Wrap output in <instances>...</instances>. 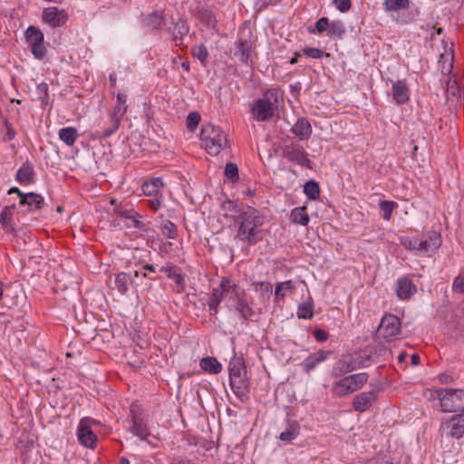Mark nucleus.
<instances>
[{"label":"nucleus","instance_id":"4468645a","mask_svg":"<svg viewBox=\"0 0 464 464\" xmlns=\"http://www.w3.org/2000/svg\"><path fill=\"white\" fill-rule=\"evenodd\" d=\"M417 291L411 279L407 276L400 277L396 282L395 292L399 299H410Z\"/></svg>","mask_w":464,"mask_h":464},{"label":"nucleus","instance_id":"423d86ee","mask_svg":"<svg viewBox=\"0 0 464 464\" xmlns=\"http://www.w3.org/2000/svg\"><path fill=\"white\" fill-rule=\"evenodd\" d=\"M166 32L171 36L175 45L181 47L184 44L185 36L189 33V25L179 15H171L169 23L166 24Z\"/></svg>","mask_w":464,"mask_h":464},{"label":"nucleus","instance_id":"0e129e2a","mask_svg":"<svg viewBox=\"0 0 464 464\" xmlns=\"http://www.w3.org/2000/svg\"><path fill=\"white\" fill-rule=\"evenodd\" d=\"M221 208H223V210L237 213V205L233 200H230V199L225 200L222 203ZM240 211H238V213Z\"/></svg>","mask_w":464,"mask_h":464},{"label":"nucleus","instance_id":"338daca9","mask_svg":"<svg viewBox=\"0 0 464 464\" xmlns=\"http://www.w3.org/2000/svg\"><path fill=\"white\" fill-rule=\"evenodd\" d=\"M346 361L344 360V357L341 358L334 366V372H336V374H343L349 372V371H344Z\"/></svg>","mask_w":464,"mask_h":464},{"label":"nucleus","instance_id":"c85d7f7f","mask_svg":"<svg viewBox=\"0 0 464 464\" xmlns=\"http://www.w3.org/2000/svg\"><path fill=\"white\" fill-rule=\"evenodd\" d=\"M115 286L121 295H126L131 285V277L129 274L121 272L115 275L114 279Z\"/></svg>","mask_w":464,"mask_h":464},{"label":"nucleus","instance_id":"473e14b6","mask_svg":"<svg viewBox=\"0 0 464 464\" xmlns=\"http://www.w3.org/2000/svg\"><path fill=\"white\" fill-rule=\"evenodd\" d=\"M163 187L161 179L155 178L151 180H147L142 184V191L147 196L156 195L159 190Z\"/></svg>","mask_w":464,"mask_h":464},{"label":"nucleus","instance_id":"09e8293b","mask_svg":"<svg viewBox=\"0 0 464 464\" xmlns=\"http://www.w3.org/2000/svg\"><path fill=\"white\" fill-rule=\"evenodd\" d=\"M224 174L227 177V179H229L232 182H235L238 180V169L237 164L233 162L227 163L224 170Z\"/></svg>","mask_w":464,"mask_h":464},{"label":"nucleus","instance_id":"bb28decb","mask_svg":"<svg viewBox=\"0 0 464 464\" xmlns=\"http://www.w3.org/2000/svg\"><path fill=\"white\" fill-rule=\"evenodd\" d=\"M164 17L161 12L154 11L145 16L143 24L150 30H160L163 25Z\"/></svg>","mask_w":464,"mask_h":464},{"label":"nucleus","instance_id":"bf43d9fd","mask_svg":"<svg viewBox=\"0 0 464 464\" xmlns=\"http://www.w3.org/2000/svg\"><path fill=\"white\" fill-rule=\"evenodd\" d=\"M333 5L341 12H348L352 7L351 0H333Z\"/></svg>","mask_w":464,"mask_h":464},{"label":"nucleus","instance_id":"58836bf2","mask_svg":"<svg viewBox=\"0 0 464 464\" xmlns=\"http://www.w3.org/2000/svg\"><path fill=\"white\" fill-rule=\"evenodd\" d=\"M127 110V95L123 93H119L117 95V102L111 115L121 119L126 113Z\"/></svg>","mask_w":464,"mask_h":464},{"label":"nucleus","instance_id":"ea45409f","mask_svg":"<svg viewBox=\"0 0 464 464\" xmlns=\"http://www.w3.org/2000/svg\"><path fill=\"white\" fill-rule=\"evenodd\" d=\"M410 0H384L383 7L387 12L409 9Z\"/></svg>","mask_w":464,"mask_h":464},{"label":"nucleus","instance_id":"4be33fe9","mask_svg":"<svg viewBox=\"0 0 464 464\" xmlns=\"http://www.w3.org/2000/svg\"><path fill=\"white\" fill-rule=\"evenodd\" d=\"M234 309L239 314L240 317L246 321H255L256 312L249 304L246 295L233 304Z\"/></svg>","mask_w":464,"mask_h":464},{"label":"nucleus","instance_id":"e2e57ef3","mask_svg":"<svg viewBox=\"0 0 464 464\" xmlns=\"http://www.w3.org/2000/svg\"><path fill=\"white\" fill-rule=\"evenodd\" d=\"M256 285H259V291L262 296L269 298L273 293L272 285L269 282H259Z\"/></svg>","mask_w":464,"mask_h":464},{"label":"nucleus","instance_id":"1a4fd4ad","mask_svg":"<svg viewBox=\"0 0 464 464\" xmlns=\"http://www.w3.org/2000/svg\"><path fill=\"white\" fill-rule=\"evenodd\" d=\"M42 19L52 27H61L68 21V14L65 10L51 6L44 9Z\"/></svg>","mask_w":464,"mask_h":464},{"label":"nucleus","instance_id":"a211bd4d","mask_svg":"<svg viewBox=\"0 0 464 464\" xmlns=\"http://www.w3.org/2000/svg\"><path fill=\"white\" fill-rule=\"evenodd\" d=\"M34 165L30 161H25L18 169L15 180L21 185H30L34 182Z\"/></svg>","mask_w":464,"mask_h":464},{"label":"nucleus","instance_id":"2eb2a0df","mask_svg":"<svg viewBox=\"0 0 464 464\" xmlns=\"http://www.w3.org/2000/svg\"><path fill=\"white\" fill-rule=\"evenodd\" d=\"M441 244L440 235L435 231L428 234L427 238H418V250L424 253H434Z\"/></svg>","mask_w":464,"mask_h":464},{"label":"nucleus","instance_id":"dca6fc26","mask_svg":"<svg viewBox=\"0 0 464 464\" xmlns=\"http://www.w3.org/2000/svg\"><path fill=\"white\" fill-rule=\"evenodd\" d=\"M284 157L289 161L299 166L312 169V161L308 159L307 153L300 149H286L284 150Z\"/></svg>","mask_w":464,"mask_h":464},{"label":"nucleus","instance_id":"6e6552de","mask_svg":"<svg viewBox=\"0 0 464 464\" xmlns=\"http://www.w3.org/2000/svg\"><path fill=\"white\" fill-rule=\"evenodd\" d=\"M441 436L460 439L464 435V414H455L440 427Z\"/></svg>","mask_w":464,"mask_h":464},{"label":"nucleus","instance_id":"79ce46f5","mask_svg":"<svg viewBox=\"0 0 464 464\" xmlns=\"http://www.w3.org/2000/svg\"><path fill=\"white\" fill-rule=\"evenodd\" d=\"M198 19L203 24L208 27H215L217 24V19L213 12L208 8H201L198 11Z\"/></svg>","mask_w":464,"mask_h":464},{"label":"nucleus","instance_id":"6ab92c4d","mask_svg":"<svg viewBox=\"0 0 464 464\" xmlns=\"http://www.w3.org/2000/svg\"><path fill=\"white\" fill-rule=\"evenodd\" d=\"M18 205L26 206L29 212H34L44 207V198L40 194L29 192L24 194V198L19 200Z\"/></svg>","mask_w":464,"mask_h":464},{"label":"nucleus","instance_id":"7c9ffc66","mask_svg":"<svg viewBox=\"0 0 464 464\" xmlns=\"http://www.w3.org/2000/svg\"><path fill=\"white\" fill-rule=\"evenodd\" d=\"M121 119L112 116H110V121L108 127H102V130L97 131V137L100 139H106L112 135L120 127Z\"/></svg>","mask_w":464,"mask_h":464},{"label":"nucleus","instance_id":"4d7b16f0","mask_svg":"<svg viewBox=\"0 0 464 464\" xmlns=\"http://www.w3.org/2000/svg\"><path fill=\"white\" fill-rule=\"evenodd\" d=\"M303 53L308 57L318 59L323 57L324 54L329 55V53H325L323 50L315 47H305L303 49Z\"/></svg>","mask_w":464,"mask_h":464},{"label":"nucleus","instance_id":"f03ea898","mask_svg":"<svg viewBox=\"0 0 464 464\" xmlns=\"http://www.w3.org/2000/svg\"><path fill=\"white\" fill-rule=\"evenodd\" d=\"M200 138L205 150L210 155H218L227 145L225 132L219 127L210 123L202 127Z\"/></svg>","mask_w":464,"mask_h":464},{"label":"nucleus","instance_id":"39448f33","mask_svg":"<svg viewBox=\"0 0 464 464\" xmlns=\"http://www.w3.org/2000/svg\"><path fill=\"white\" fill-rule=\"evenodd\" d=\"M368 381L366 372L352 374L341 379L334 385V392L338 396H344L360 390Z\"/></svg>","mask_w":464,"mask_h":464},{"label":"nucleus","instance_id":"aec40b11","mask_svg":"<svg viewBox=\"0 0 464 464\" xmlns=\"http://www.w3.org/2000/svg\"><path fill=\"white\" fill-rule=\"evenodd\" d=\"M230 387L233 392L240 400H243L248 392L249 382L246 375L230 377Z\"/></svg>","mask_w":464,"mask_h":464},{"label":"nucleus","instance_id":"4c0bfd02","mask_svg":"<svg viewBox=\"0 0 464 464\" xmlns=\"http://www.w3.org/2000/svg\"><path fill=\"white\" fill-rule=\"evenodd\" d=\"M381 217L389 221L392 218V214L395 208H398V204L395 201L381 200L379 203Z\"/></svg>","mask_w":464,"mask_h":464},{"label":"nucleus","instance_id":"f8f14e48","mask_svg":"<svg viewBox=\"0 0 464 464\" xmlns=\"http://www.w3.org/2000/svg\"><path fill=\"white\" fill-rule=\"evenodd\" d=\"M251 112L257 121H266L273 117L274 108L266 101L258 99L252 105Z\"/></svg>","mask_w":464,"mask_h":464},{"label":"nucleus","instance_id":"de8ad7c7","mask_svg":"<svg viewBox=\"0 0 464 464\" xmlns=\"http://www.w3.org/2000/svg\"><path fill=\"white\" fill-rule=\"evenodd\" d=\"M161 232L169 239H175L178 236L177 227L170 220L164 221L161 227Z\"/></svg>","mask_w":464,"mask_h":464},{"label":"nucleus","instance_id":"2f4dec72","mask_svg":"<svg viewBox=\"0 0 464 464\" xmlns=\"http://www.w3.org/2000/svg\"><path fill=\"white\" fill-rule=\"evenodd\" d=\"M59 139L67 146H72L78 137L77 130L74 127H65L59 130Z\"/></svg>","mask_w":464,"mask_h":464},{"label":"nucleus","instance_id":"9b49d317","mask_svg":"<svg viewBox=\"0 0 464 464\" xmlns=\"http://www.w3.org/2000/svg\"><path fill=\"white\" fill-rule=\"evenodd\" d=\"M222 288L223 292L226 294L225 297L232 301L233 304L246 295V291L241 286L227 276L222 277Z\"/></svg>","mask_w":464,"mask_h":464},{"label":"nucleus","instance_id":"ddd939ff","mask_svg":"<svg viewBox=\"0 0 464 464\" xmlns=\"http://www.w3.org/2000/svg\"><path fill=\"white\" fill-rule=\"evenodd\" d=\"M376 398L377 393L373 390L361 392L354 396L353 400V408L355 411L364 412L372 407Z\"/></svg>","mask_w":464,"mask_h":464},{"label":"nucleus","instance_id":"f3484780","mask_svg":"<svg viewBox=\"0 0 464 464\" xmlns=\"http://www.w3.org/2000/svg\"><path fill=\"white\" fill-rule=\"evenodd\" d=\"M410 90L405 81H396L392 82V98L398 105L405 104L410 100Z\"/></svg>","mask_w":464,"mask_h":464},{"label":"nucleus","instance_id":"c756f323","mask_svg":"<svg viewBox=\"0 0 464 464\" xmlns=\"http://www.w3.org/2000/svg\"><path fill=\"white\" fill-rule=\"evenodd\" d=\"M229 378L240 375H246V371L242 358L234 356L228 364Z\"/></svg>","mask_w":464,"mask_h":464},{"label":"nucleus","instance_id":"9d476101","mask_svg":"<svg viewBox=\"0 0 464 464\" xmlns=\"http://www.w3.org/2000/svg\"><path fill=\"white\" fill-rule=\"evenodd\" d=\"M131 413V426L129 430L136 437H138L140 440L149 441V437L151 436V433L149 430L147 423L145 422L143 417L137 414L134 411L133 407L130 410Z\"/></svg>","mask_w":464,"mask_h":464},{"label":"nucleus","instance_id":"20e7f679","mask_svg":"<svg viewBox=\"0 0 464 464\" xmlns=\"http://www.w3.org/2000/svg\"><path fill=\"white\" fill-rule=\"evenodd\" d=\"M401 323L398 316L390 313L385 314L376 331V339H383L390 342L401 333Z\"/></svg>","mask_w":464,"mask_h":464},{"label":"nucleus","instance_id":"f704fd0d","mask_svg":"<svg viewBox=\"0 0 464 464\" xmlns=\"http://www.w3.org/2000/svg\"><path fill=\"white\" fill-rule=\"evenodd\" d=\"M262 99L269 102L274 108V105H277L280 102H283L284 92L280 88L269 89L264 93V98Z\"/></svg>","mask_w":464,"mask_h":464},{"label":"nucleus","instance_id":"c9c22d12","mask_svg":"<svg viewBox=\"0 0 464 464\" xmlns=\"http://www.w3.org/2000/svg\"><path fill=\"white\" fill-rule=\"evenodd\" d=\"M346 32L344 24L340 20L330 21L327 35L342 39Z\"/></svg>","mask_w":464,"mask_h":464},{"label":"nucleus","instance_id":"37998d69","mask_svg":"<svg viewBox=\"0 0 464 464\" xmlns=\"http://www.w3.org/2000/svg\"><path fill=\"white\" fill-rule=\"evenodd\" d=\"M304 192L308 198L315 200L320 197L319 184L314 180L307 181L304 186Z\"/></svg>","mask_w":464,"mask_h":464},{"label":"nucleus","instance_id":"864d4df0","mask_svg":"<svg viewBox=\"0 0 464 464\" xmlns=\"http://www.w3.org/2000/svg\"><path fill=\"white\" fill-rule=\"evenodd\" d=\"M329 24H330V20L327 17H321L315 22L314 29L310 30V33L323 34L324 32L328 31Z\"/></svg>","mask_w":464,"mask_h":464},{"label":"nucleus","instance_id":"774afa93","mask_svg":"<svg viewBox=\"0 0 464 464\" xmlns=\"http://www.w3.org/2000/svg\"><path fill=\"white\" fill-rule=\"evenodd\" d=\"M314 338L319 342H324L328 339L329 334L323 329H315L313 333Z\"/></svg>","mask_w":464,"mask_h":464},{"label":"nucleus","instance_id":"69168bd1","mask_svg":"<svg viewBox=\"0 0 464 464\" xmlns=\"http://www.w3.org/2000/svg\"><path fill=\"white\" fill-rule=\"evenodd\" d=\"M178 270H179V268L171 263H169L160 268V271L166 273L169 278H170L172 274L178 272Z\"/></svg>","mask_w":464,"mask_h":464},{"label":"nucleus","instance_id":"0eeeda50","mask_svg":"<svg viewBox=\"0 0 464 464\" xmlns=\"http://www.w3.org/2000/svg\"><path fill=\"white\" fill-rule=\"evenodd\" d=\"M95 420L85 417L82 418L78 425L77 437L79 442L86 448L93 449L97 442V436L92 430V424H98Z\"/></svg>","mask_w":464,"mask_h":464},{"label":"nucleus","instance_id":"603ef678","mask_svg":"<svg viewBox=\"0 0 464 464\" xmlns=\"http://www.w3.org/2000/svg\"><path fill=\"white\" fill-rule=\"evenodd\" d=\"M31 53L35 59L42 60L46 55V48L44 46V41L40 42V44H35L30 46Z\"/></svg>","mask_w":464,"mask_h":464},{"label":"nucleus","instance_id":"3c124183","mask_svg":"<svg viewBox=\"0 0 464 464\" xmlns=\"http://www.w3.org/2000/svg\"><path fill=\"white\" fill-rule=\"evenodd\" d=\"M420 12L418 8H415L413 10H408L406 12H402L400 15V19L398 20L401 24H411L414 22L419 15Z\"/></svg>","mask_w":464,"mask_h":464},{"label":"nucleus","instance_id":"8fccbe9b","mask_svg":"<svg viewBox=\"0 0 464 464\" xmlns=\"http://www.w3.org/2000/svg\"><path fill=\"white\" fill-rule=\"evenodd\" d=\"M192 55L198 59L202 63H204L208 57V52L204 44L196 45L191 50Z\"/></svg>","mask_w":464,"mask_h":464},{"label":"nucleus","instance_id":"b1692460","mask_svg":"<svg viewBox=\"0 0 464 464\" xmlns=\"http://www.w3.org/2000/svg\"><path fill=\"white\" fill-rule=\"evenodd\" d=\"M15 205L5 207L0 213V224L5 231L11 234H15V229L12 224L13 214Z\"/></svg>","mask_w":464,"mask_h":464},{"label":"nucleus","instance_id":"412c9836","mask_svg":"<svg viewBox=\"0 0 464 464\" xmlns=\"http://www.w3.org/2000/svg\"><path fill=\"white\" fill-rule=\"evenodd\" d=\"M331 352H326L324 350H320L314 353L310 354L307 358H305L302 362L303 369L309 373L312 370H314L319 363L323 362Z\"/></svg>","mask_w":464,"mask_h":464},{"label":"nucleus","instance_id":"6e6d98bb","mask_svg":"<svg viewBox=\"0 0 464 464\" xmlns=\"http://www.w3.org/2000/svg\"><path fill=\"white\" fill-rule=\"evenodd\" d=\"M200 121V115L198 112H190L187 117V128L194 130Z\"/></svg>","mask_w":464,"mask_h":464},{"label":"nucleus","instance_id":"7ed1b4c3","mask_svg":"<svg viewBox=\"0 0 464 464\" xmlns=\"http://www.w3.org/2000/svg\"><path fill=\"white\" fill-rule=\"evenodd\" d=\"M437 396L443 411L455 412L464 411V390L440 389L437 391Z\"/></svg>","mask_w":464,"mask_h":464},{"label":"nucleus","instance_id":"393cba45","mask_svg":"<svg viewBox=\"0 0 464 464\" xmlns=\"http://www.w3.org/2000/svg\"><path fill=\"white\" fill-rule=\"evenodd\" d=\"M300 433V425L296 420H288L285 430L281 432L278 439L284 442H292Z\"/></svg>","mask_w":464,"mask_h":464},{"label":"nucleus","instance_id":"f257e3e1","mask_svg":"<svg viewBox=\"0 0 464 464\" xmlns=\"http://www.w3.org/2000/svg\"><path fill=\"white\" fill-rule=\"evenodd\" d=\"M235 221L239 225L236 237L241 242L254 246L263 239L264 216L256 208L246 206L240 210Z\"/></svg>","mask_w":464,"mask_h":464},{"label":"nucleus","instance_id":"13d9d810","mask_svg":"<svg viewBox=\"0 0 464 464\" xmlns=\"http://www.w3.org/2000/svg\"><path fill=\"white\" fill-rule=\"evenodd\" d=\"M452 290L455 293H464V274L455 277L452 283Z\"/></svg>","mask_w":464,"mask_h":464},{"label":"nucleus","instance_id":"052dcab7","mask_svg":"<svg viewBox=\"0 0 464 464\" xmlns=\"http://www.w3.org/2000/svg\"><path fill=\"white\" fill-rule=\"evenodd\" d=\"M343 357H344V360L346 361V363H345L346 368L344 369V371L352 372V371H354L355 369L361 367V362H358L356 359H354L353 356L347 355V356H343Z\"/></svg>","mask_w":464,"mask_h":464},{"label":"nucleus","instance_id":"72a5a7b5","mask_svg":"<svg viewBox=\"0 0 464 464\" xmlns=\"http://www.w3.org/2000/svg\"><path fill=\"white\" fill-rule=\"evenodd\" d=\"M25 40L30 46L44 42V36L43 32L35 26H29L25 31Z\"/></svg>","mask_w":464,"mask_h":464},{"label":"nucleus","instance_id":"49530a36","mask_svg":"<svg viewBox=\"0 0 464 464\" xmlns=\"http://www.w3.org/2000/svg\"><path fill=\"white\" fill-rule=\"evenodd\" d=\"M134 208L130 205L122 203L116 205V207L113 208L114 214L126 219H128L131 215H134Z\"/></svg>","mask_w":464,"mask_h":464},{"label":"nucleus","instance_id":"cd10ccee","mask_svg":"<svg viewBox=\"0 0 464 464\" xmlns=\"http://www.w3.org/2000/svg\"><path fill=\"white\" fill-rule=\"evenodd\" d=\"M201 369L208 373L217 374L222 370L221 363L215 357H205L200 360Z\"/></svg>","mask_w":464,"mask_h":464},{"label":"nucleus","instance_id":"680f3d73","mask_svg":"<svg viewBox=\"0 0 464 464\" xmlns=\"http://www.w3.org/2000/svg\"><path fill=\"white\" fill-rule=\"evenodd\" d=\"M4 125L5 127V135L4 137V140L5 141H11L15 138L16 131L13 128L12 123H10L7 120L4 121Z\"/></svg>","mask_w":464,"mask_h":464},{"label":"nucleus","instance_id":"a19ab883","mask_svg":"<svg viewBox=\"0 0 464 464\" xmlns=\"http://www.w3.org/2000/svg\"><path fill=\"white\" fill-rule=\"evenodd\" d=\"M297 316L300 319H311L314 316V304L312 299L299 304Z\"/></svg>","mask_w":464,"mask_h":464},{"label":"nucleus","instance_id":"a878e982","mask_svg":"<svg viewBox=\"0 0 464 464\" xmlns=\"http://www.w3.org/2000/svg\"><path fill=\"white\" fill-rule=\"evenodd\" d=\"M252 50V43L246 39H240L237 43V49L235 55L239 57V61L247 64L250 61V52Z\"/></svg>","mask_w":464,"mask_h":464},{"label":"nucleus","instance_id":"5701e85b","mask_svg":"<svg viewBox=\"0 0 464 464\" xmlns=\"http://www.w3.org/2000/svg\"><path fill=\"white\" fill-rule=\"evenodd\" d=\"M291 130L301 140H308L312 134V126L306 118L301 117L294 124Z\"/></svg>","mask_w":464,"mask_h":464},{"label":"nucleus","instance_id":"e433bc0d","mask_svg":"<svg viewBox=\"0 0 464 464\" xmlns=\"http://www.w3.org/2000/svg\"><path fill=\"white\" fill-rule=\"evenodd\" d=\"M305 207L295 208L291 212V219L294 223L306 226L309 222V216Z\"/></svg>","mask_w":464,"mask_h":464},{"label":"nucleus","instance_id":"5fc2aeb1","mask_svg":"<svg viewBox=\"0 0 464 464\" xmlns=\"http://www.w3.org/2000/svg\"><path fill=\"white\" fill-rule=\"evenodd\" d=\"M170 279H172L176 285H177V292L181 294V293H184L185 292V289H186V284H185V279H184V276L180 273L179 270H178V272H176L175 274H172L170 276Z\"/></svg>","mask_w":464,"mask_h":464},{"label":"nucleus","instance_id":"a18cd8bd","mask_svg":"<svg viewBox=\"0 0 464 464\" xmlns=\"http://www.w3.org/2000/svg\"><path fill=\"white\" fill-rule=\"evenodd\" d=\"M225 292H223L222 288V279L219 282V285L218 287L213 288L211 295L209 296L208 300V304H220V303L225 298Z\"/></svg>","mask_w":464,"mask_h":464},{"label":"nucleus","instance_id":"c03bdc74","mask_svg":"<svg viewBox=\"0 0 464 464\" xmlns=\"http://www.w3.org/2000/svg\"><path fill=\"white\" fill-rule=\"evenodd\" d=\"M142 218L140 214L137 211H134V215L129 217V220L131 221V225H127V227H134L140 229V231L147 232L149 230V223H144L140 219Z\"/></svg>","mask_w":464,"mask_h":464}]
</instances>
